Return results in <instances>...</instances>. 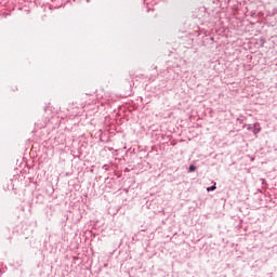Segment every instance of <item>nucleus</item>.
I'll return each instance as SVG.
<instances>
[{
  "label": "nucleus",
  "instance_id": "nucleus-1",
  "mask_svg": "<svg viewBox=\"0 0 277 277\" xmlns=\"http://www.w3.org/2000/svg\"><path fill=\"white\" fill-rule=\"evenodd\" d=\"M216 184L214 183V185L210 186L207 188V192H215V189H217V186H215Z\"/></svg>",
  "mask_w": 277,
  "mask_h": 277
},
{
  "label": "nucleus",
  "instance_id": "nucleus-2",
  "mask_svg": "<svg viewBox=\"0 0 277 277\" xmlns=\"http://www.w3.org/2000/svg\"><path fill=\"white\" fill-rule=\"evenodd\" d=\"M253 133H254V135H259V133H261V127L254 128Z\"/></svg>",
  "mask_w": 277,
  "mask_h": 277
},
{
  "label": "nucleus",
  "instance_id": "nucleus-3",
  "mask_svg": "<svg viewBox=\"0 0 277 277\" xmlns=\"http://www.w3.org/2000/svg\"><path fill=\"white\" fill-rule=\"evenodd\" d=\"M188 172H196V166L190 164L188 168Z\"/></svg>",
  "mask_w": 277,
  "mask_h": 277
},
{
  "label": "nucleus",
  "instance_id": "nucleus-4",
  "mask_svg": "<svg viewBox=\"0 0 277 277\" xmlns=\"http://www.w3.org/2000/svg\"><path fill=\"white\" fill-rule=\"evenodd\" d=\"M253 127H254V129H259V127H261V123L255 122V123L253 124Z\"/></svg>",
  "mask_w": 277,
  "mask_h": 277
},
{
  "label": "nucleus",
  "instance_id": "nucleus-5",
  "mask_svg": "<svg viewBox=\"0 0 277 277\" xmlns=\"http://www.w3.org/2000/svg\"><path fill=\"white\" fill-rule=\"evenodd\" d=\"M247 129H248V131H252V126L249 124V126L247 127Z\"/></svg>",
  "mask_w": 277,
  "mask_h": 277
}]
</instances>
